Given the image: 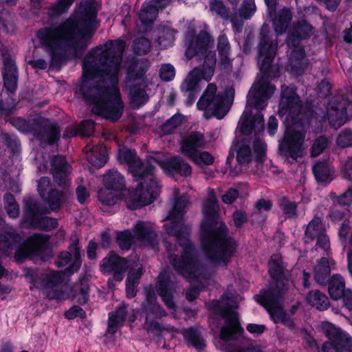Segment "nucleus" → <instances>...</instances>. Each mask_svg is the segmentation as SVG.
<instances>
[{
	"label": "nucleus",
	"instance_id": "1",
	"mask_svg": "<svg viewBox=\"0 0 352 352\" xmlns=\"http://www.w3.org/2000/svg\"><path fill=\"white\" fill-rule=\"evenodd\" d=\"M124 48V42L118 40L92 50L85 58L82 80L75 88L91 102L94 113L112 121L119 119L124 109L118 74Z\"/></svg>",
	"mask_w": 352,
	"mask_h": 352
},
{
	"label": "nucleus",
	"instance_id": "2",
	"mask_svg": "<svg viewBox=\"0 0 352 352\" xmlns=\"http://www.w3.org/2000/svg\"><path fill=\"white\" fill-rule=\"evenodd\" d=\"M189 204L188 195H183L177 198L173 210L164 219L166 222L164 228L166 233L175 236L183 248L182 255L178 257L173 253L176 246L166 242L168 258L175 270L185 278L197 280L207 278V276L206 268L198 260L196 249L189 239L190 226L184 223V214Z\"/></svg>",
	"mask_w": 352,
	"mask_h": 352
},
{
	"label": "nucleus",
	"instance_id": "3",
	"mask_svg": "<svg viewBox=\"0 0 352 352\" xmlns=\"http://www.w3.org/2000/svg\"><path fill=\"white\" fill-rule=\"evenodd\" d=\"M98 10L95 0H82L74 17L57 27L45 28L38 32L41 46L52 52L64 44L86 46L96 28Z\"/></svg>",
	"mask_w": 352,
	"mask_h": 352
},
{
	"label": "nucleus",
	"instance_id": "4",
	"mask_svg": "<svg viewBox=\"0 0 352 352\" xmlns=\"http://www.w3.org/2000/svg\"><path fill=\"white\" fill-rule=\"evenodd\" d=\"M276 47V43H264L261 46L258 63L263 76L258 77L249 91L245 110L237 126L239 132H263L265 129L261 111L266 107L267 99L275 90L267 80L276 77L278 72V67L272 64Z\"/></svg>",
	"mask_w": 352,
	"mask_h": 352
},
{
	"label": "nucleus",
	"instance_id": "5",
	"mask_svg": "<svg viewBox=\"0 0 352 352\" xmlns=\"http://www.w3.org/2000/svg\"><path fill=\"white\" fill-rule=\"evenodd\" d=\"M155 164L159 165L170 175L178 173L184 177L190 175L191 166L181 157H173L166 160L151 157L146 162L138 158L128 167L129 173L139 182V184L128 202V207L135 210L151 204L160 195V185L155 177Z\"/></svg>",
	"mask_w": 352,
	"mask_h": 352
},
{
	"label": "nucleus",
	"instance_id": "6",
	"mask_svg": "<svg viewBox=\"0 0 352 352\" xmlns=\"http://www.w3.org/2000/svg\"><path fill=\"white\" fill-rule=\"evenodd\" d=\"M208 193L202 209L201 247L206 256L213 264L226 266L235 252L236 243L229 235L226 223L217 221L219 206L214 190L209 188Z\"/></svg>",
	"mask_w": 352,
	"mask_h": 352
},
{
	"label": "nucleus",
	"instance_id": "7",
	"mask_svg": "<svg viewBox=\"0 0 352 352\" xmlns=\"http://www.w3.org/2000/svg\"><path fill=\"white\" fill-rule=\"evenodd\" d=\"M68 251L62 252L58 256L55 264L58 267H63L69 265L65 272H52L44 274L37 270H28L25 277L28 279L31 285L30 289L34 288L42 290L45 296L50 300H62L67 298V295L61 287L64 280L65 274L67 275L77 272L82 264L80 248L78 245V239H75L69 245Z\"/></svg>",
	"mask_w": 352,
	"mask_h": 352
},
{
	"label": "nucleus",
	"instance_id": "8",
	"mask_svg": "<svg viewBox=\"0 0 352 352\" xmlns=\"http://www.w3.org/2000/svg\"><path fill=\"white\" fill-rule=\"evenodd\" d=\"M197 30L192 29L186 36L188 47L186 55L188 58L197 57L204 59L202 69L196 67L192 70L181 85V89L190 95L198 91L201 85V81H209L214 72L216 65L215 52L212 50L213 41L206 31H201L195 36Z\"/></svg>",
	"mask_w": 352,
	"mask_h": 352
},
{
	"label": "nucleus",
	"instance_id": "9",
	"mask_svg": "<svg viewBox=\"0 0 352 352\" xmlns=\"http://www.w3.org/2000/svg\"><path fill=\"white\" fill-rule=\"evenodd\" d=\"M268 265L269 272L274 283L268 289L261 291L254 298L267 309L274 322L287 324L289 319L281 308V300L289 280L285 277L281 258L278 255L272 256Z\"/></svg>",
	"mask_w": 352,
	"mask_h": 352
},
{
	"label": "nucleus",
	"instance_id": "10",
	"mask_svg": "<svg viewBox=\"0 0 352 352\" xmlns=\"http://www.w3.org/2000/svg\"><path fill=\"white\" fill-rule=\"evenodd\" d=\"M267 151V143L260 133H237L230 148L226 165L230 166L234 157L241 167H248L252 162L263 164Z\"/></svg>",
	"mask_w": 352,
	"mask_h": 352
},
{
	"label": "nucleus",
	"instance_id": "11",
	"mask_svg": "<svg viewBox=\"0 0 352 352\" xmlns=\"http://www.w3.org/2000/svg\"><path fill=\"white\" fill-rule=\"evenodd\" d=\"M352 109V93L349 92L346 97L338 94L331 98L327 103L325 110L322 112L309 110L303 116L308 124L318 126L329 124L337 130L346 121L348 117H352L349 111Z\"/></svg>",
	"mask_w": 352,
	"mask_h": 352
},
{
	"label": "nucleus",
	"instance_id": "12",
	"mask_svg": "<svg viewBox=\"0 0 352 352\" xmlns=\"http://www.w3.org/2000/svg\"><path fill=\"white\" fill-rule=\"evenodd\" d=\"M210 307L219 313L225 320L224 325L220 330V338L224 341H235V344H230L226 348V352H261L259 349L252 346H245L240 342V338L244 332L239 324L236 312L232 310V307L225 302V296H222L221 300H212Z\"/></svg>",
	"mask_w": 352,
	"mask_h": 352
},
{
	"label": "nucleus",
	"instance_id": "13",
	"mask_svg": "<svg viewBox=\"0 0 352 352\" xmlns=\"http://www.w3.org/2000/svg\"><path fill=\"white\" fill-rule=\"evenodd\" d=\"M50 239V236L45 234H35L28 238L23 245H21V237L14 232H6L0 235V251L10 255L11 251L16 249L15 259L23 262L32 254H38L43 251Z\"/></svg>",
	"mask_w": 352,
	"mask_h": 352
},
{
	"label": "nucleus",
	"instance_id": "14",
	"mask_svg": "<svg viewBox=\"0 0 352 352\" xmlns=\"http://www.w3.org/2000/svg\"><path fill=\"white\" fill-rule=\"evenodd\" d=\"M312 34V28L305 21H302L294 28L287 41V52L289 64L287 69L296 74H300L308 64L302 47L299 45L300 38H305Z\"/></svg>",
	"mask_w": 352,
	"mask_h": 352
},
{
	"label": "nucleus",
	"instance_id": "15",
	"mask_svg": "<svg viewBox=\"0 0 352 352\" xmlns=\"http://www.w3.org/2000/svg\"><path fill=\"white\" fill-rule=\"evenodd\" d=\"M217 87L209 84L202 97L197 102V108L204 111L206 118L213 116L217 119L223 118L228 112L230 101L228 98L220 94H217Z\"/></svg>",
	"mask_w": 352,
	"mask_h": 352
},
{
	"label": "nucleus",
	"instance_id": "16",
	"mask_svg": "<svg viewBox=\"0 0 352 352\" xmlns=\"http://www.w3.org/2000/svg\"><path fill=\"white\" fill-rule=\"evenodd\" d=\"M166 311L157 302L153 289H146V298L140 307V316L144 318V328L147 331L164 329L158 319L166 316Z\"/></svg>",
	"mask_w": 352,
	"mask_h": 352
},
{
	"label": "nucleus",
	"instance_id": "17",
	"mask_svg": "<svg viewBox=\"0 0 352 352\" xmlns=\"http://www.w3.org/2000/svg\"><path fill=\"white\" fill-rule=\"evenodd\" d=\"M204 145L203 133H190L184 138L181 143L182 152L197 164L203 163L211 165L214 157L207 151L199 152V148Z\"/></svg>",
	"mask_w": 352,
	"mask_h": 352
},
{
	"label": "nucleus",
	"instance_id": "18",
	"mask_svg": "<svg viewBox=\"0 0 352 352\" xmlns=\"http://www.w3.org/2000/svg\"><path fill=\"white\" fill-rule=\"evenodd\" d=\"M42 213L37 201L28 199L25 201L23 220L29 227L45 231H50L58 227V221L50 217H39Z\"/></svg>",
	"mask_w": 352,
	"mask_h": 352
},
{
	"label": "nucleus",
	"instance_id": "19",
	"mask_svg": "<svg viewBox=\"0 0 352 352\" xmlns=\"http://www.w3.org/2000/svg\"><path fill=\"white\" fill-rule=\"evenodd\" d=\"M322 329L329 342H326L322 346V351L332 348L336 352H352V339L346 333L336 328L329 322L322 324Z\"/></svg>",
	"mask_w": 352,
	"mask_h": 352
},
{
	"label": "nucleus",
	"instance_id": "20",
	"mask_svg": "<svg viewBox=\"0 0 352 352\" xmlns=\"http://www.w3.org/2000/svg\"><path fill=\"white\" fill-rule=\"evenodd\" d=\"M304 133H284L278 141V153L293 160L301 157L303 151L307 148Z\"/></svg>",
	"mask_w": 352,
	"mask_h": 352
},
{
	"label": "nucleus",
	"instance_id": "21",
	"mask_svg": "<svg viewBox=\"0 0 352 352\" xmlns=\"http://www.w3.org/2000/svg\"><path fill=\"white\" fill-rule=\"evenodd\" d=\"M140 63H136L133 68H130L128 70V76L129 80L126 82L124 89L128 91L129 96L130 98V103L134 108H138L140 106L144 104L148 100V96L144 89V86L142 85V80L141 79L142 76L144 74V71L141 70L136 76L137 78L135 80V82H132L131 78L134 76L133 72L135 68L139 67Z\"/></svg>",
	"mask_w": 352,
	"mask_h": 352
},
{
	"label": "nucleus",
	"instance_id": "22",
	"mask_svg": "<svg viewBox=\"0 0 352 352\" xmlns=\"http://www.w3.org/2000/svg\"><path fill=\"white\" fill-rule=\"evenodd\" d=\"M176 285V277L173 273L165 271L158 275L155 286L156 291L166 306L169 309L175 307L173 294L175 292Z\"/></svg>",
	"mask_w": 352,
	"mask_h": 352
},
{
	"label": "nucleus",
	"instance_id": "23",
	"mask_svg": "<svg viewBox=\"0 0 352 352\" xmlns=\"http://www.w3.org/2000/svg\"><path fill=\"white\" fill-rule=\"evenodd\" d=\"M129 267L128 261L113 252L103 258L100 264V271L103 274L113 273V279L117 281H121L124 278Z\"/></svg>",
	"mask_w": 352,
	"mask_h": 352
},
{
	"label": "nucleus",
	"instance_id": "24",
	"mask_svg": "<svg viewBox=\"0 0 352 352\" xmlns=\"http://www.w3.org/2000/svg\"><path fill=\"white\" fill-rule=\"evenodd\" d=\"M305 243H307L316 240V249L320 248L324 251L329 249V240L326 234V230L322 223V219L315 216L308 223L305 230Z\"/></svg>",
	"mask_w": 352,
	"mask_h": 352
},
{
	"label": "nucleus",
	"instance_id": "25",
	"mask_svg": "<svg viewBox=\"0 0 352 352\" xmlns=\"http://www.w3.org/2000/svg\"><path fill=\"white\" fill-rule=\"evenodd\" d=\"M51 173L54 182L63 189H69L71 179L69 178L70 166L65 157L58 155L51 160Z\"/></svg>",
	"mask_w": 352,
	"mask_h": 352
},
{
	"label": "nucleus",
	"instance_id": "26",
	"mask_svg": "<svg viewBox=\"0 0 352 352\" xmlns=\"http://www.w3.org/2000/svg\"><path fill=\"white\" fill-rule=\"evenodd\" d=\"M301 107L300 102L293 87H287L283 91L279 105V113L281 116L288 114V116L294 119V116H298Z\"/></svg>",
	"mask_w": 352,
	"mask_h": 352
},
{
	"label": "nucleus",
	"instance_id": "27",
	"mask_svg": "<svg viewBox=\"0 0 352 352\" xmlns=\"http://www.w3.org/2000/svg\"><path fill=\"white\" fill-rule=\"evenodd\" d=\"M135 240L143 245L155 248L157 244V236L153 224L149 221H138L134 226Z\"/></svg>",
	"mask_w": 352,
	"mask_h": 352
},
{
	"label": "nucleus",
	"instance_id": "28",
	"mask_svg": "<svg viewBox=\"0 0 352 352\" xmlns=\"http://www.w3.org/2000/svg\"><path fill=\"white\" fill-rule=\"evenodd\" d=\"M84 151L86 153L87 160L96 168L104 166L107 162L108 155L104 147H93L88 144L84 148Z\"/></svg>",
	"mask_w": 352,
	"mask_h": 352
},
{
	"label": "nucleus",
	"instance_id": "29",
	"mask_svg": "<svg viewBox=\"0 0 352 352\" xmlns=\"http://www.w3.org/2000/svg\"><path fill=\"white\" fill-rule=\"evenodd\" d=\"M128 305L122 303L115 311L109 313L107 331L111 334L115 333L119 326L122 325L127 317Z\"/></svg>",
	"mask_w": 352,
	"mask_h": 352
},
{
	"label": "nucleus",
	"instance_id": "30",
	"mask_svg": "<svg viewBox=\"0 0 352 352\" xmlns=\"http://www.w3.org/2000/svg\"><path fill=\"white\" fill-rule=\"evenodd\" d=\"M3 80L4 86L10 92L16 90L17 82L16 68L14 62L8 58L3 60Z\"/></svg>",
	"mask_w": 352,
	"mask_h": 352
},
{
	"label": "nucleus",
	"instance_id": "31",
	"mask_svg": "<svg viewBox=\"0 0 352 352\" xmlns=\"http://www.w3.org/2000/svg\"><path fill=\"white\" fill-rule=\"evenodd\" d=\"M71 194L72 191L69 189L59 190L54 188L51 189L45 198L42 199L48 204L52 210L55 211L60 208Z\"/></svg>",
	"mask_w": 352,
	"mask_h": 352
},
{
	"label": "nucleus",
	"instance_id": "32",
	"mask_svg": "<svg viewBox=\"0 0 352 352\" xmlns=\"http://www.w3.org/2000/svg\"><path fill=\"white\" fill-rule=\"evenodd\" d=\"M106 189L111 191H120L125 187V180L123 175L116 169L107 171L103 178Z\"/></svg>",
	"mask_w": 352,
	"mask_h": 352
},
{
	"label": "nucleus",
	"instance_id": "33",
	"mask_svg": "<svg viewBox=\"0 0 352 352\" xmlns=\"http://www.w3.org/2000/svg\"><path fill=\"white\" fill-rule=\"evenodd\" d=\"M329 294L333 300H339L344 294L345 280L339 274H335L331 276L327 283Z\"/></svg>",
	"mask_w": 352,
	"mask_h": 352
},
{
	"label": "nucleus",
	"instance_id": "34",
	"mask_svg": "<svg viewBox=\"0 0 352 352\" xmlns=\"http://www.w3.org/2000/svg\"><path fill=\"white\" fill-rule=\"evenodd\" d=\"M331 272L329 261L322 257L314 267V277L316 282L321 285H325L329 280Z\"/></svg>",
	"mask_w": 352,
	"mask_h": 352
},
{
	"label": "nucleus",
	"instance_id": "35",
	"mask_svg": "<svg viewBox=\"0 0 352 352\" xmlns=\"http://www.w3.org/2000/svg\"><path fill=\"white\" fill-rule=\"evenodd\" d=\"M217 47L220 56V65L222 69H228L231 66V60L229 58L230 47L224 34L219 36Z\"/></svg>",
	"mask_w": 352,
	"mask_h": 352
},
{
	"label": "nucleus",
	"instance_id": "36",
	"mask_svg": "<svg viewBox=\"0 0 352 352\" xmlns=\"http://www.w3.org/2000/svg\"><path fill=\"white\" fill-rule=\"evenodd\" d=\"M308 303L320 311L327 309L330 305L328 297L319 290L309 292L307 296Z\"/></svg>",
	"mask_w": 352,
	"mask_h": 352
},
{
	"label": "nucleus",
	"instance_id": "37",
	"mask_svg": "<svg viewBox=\"0 0 352 352\" xmlns=\"http://www.w3.org/2000/svg\"><path fill=\"white\" fill-rule=\"evenodd\" d=\"M313 173L318 182H330L333 170L327 162H318L313 166Z\"/></svg>",
	"mask_w": 352,
	"mask_h": 352
},
{
	"label": "nucleus",
	"instance_id": "38",
	"mask_svg": "<svg viewBox=\"0 0 352 352\" xmlns=\"http://www.w3.org/2000/svg\"><path fill=\"white\" fill-rule=\"evenodd\" d=\"M182 333L185 342L197 350H201L206 346L204 340L201 336L199 331L194 328L190 327L183 329Z\"/></svg>",
	"mask_w": 352,
	"mask_h": 352
},
{
	"label": "nucleus",
	"instance_id": "39",
	"mask_svg": "<svg viewBox=\"0 0 352 352\" xmlns=\"http://www.w3.org/2000/svg\"><path fill=\"white\" fill-rule=\"evenodd\" d=\"M277 205L286 219L297 218L298 204L296 201H292L287 197L283 196L278 199Z\"/></svg>",
	"mask_w": 352,
	"mask_h": 352
},
{
	"label": "nucleus",
	"instance_id": "40",
	"mask_svg": "<svg viewBox=\"0 0 352 352\" xmlns=\"http://www.w3.org/2000/svg\"><path fill=\"white\" fill-rule=\"evenodd\" d=\"M157 11V8L151 3V1H146L139 13V19L144 25H148L156 19Z\"/></svg>",
	"mask_w": 352,
	"mask_h": 352
},
{
	"label": "nucleus",
	"instance_id": "41",
	"mask_svg": "<svg viewBox=\"0 0 352 352\" xmlns=\"http://www.w3.org/2000/svg\"><path fill=\"white\" fill-rule=\"evenodd\" d=\"M175 32L168 25L158 29V43L162 48L171 46L175 41Z\"/></svg>",
	"mask_w": 352,
	"mask_h": 352
},
{
	"label": "nucleus",
	"instance_id": "42",
	"mask_svg": "<svg viewBox=\"0 0 352 352\" xmlns=\"http://www.w3.org/2000/svg\"><path fill=\"white\" fill-rule=\"evenodd\" d=\"M292 18L290 10L283 9L273 19L274 30L277 33H282L287 27Z\"/></svg>",
	"mask_w": 352,
	"mask_h": 352
},
{
	"label": "nucleus",
	"instance_id": "43",
	"mask_svg": "<svg viewBox=\"0 0 352 352\" xmlns=\"http://www.w3.org/2000/svg\"><path fill=\"white\" fill-rule=\"evenodd\" d=\"M89 287L86 281H81L74 288V298L79 304L84 305L89 299Z\"/></svg>",
	"mask_w": 352,
	"mask_h": 352
},
{
	"label": "nucleus",
	"instance_id": "44",
	"mask_svg": "<svg viewBox=\"0 0 352 352\" xmlns=\"http://www.w3.org/2000/svg\"><path fill=\"white\" fill-rule=\"evenodd\" d=\"M138 158V156L134 150L129 149L126 147L118 149V160L120 164H126L129 167Z\"/></svg>",
	"mask_w": 352,
	"mask_h": 352
},
{
	"label": "nucleus",
	"instance_id": "45",
	"mask_svg": "<svg viewBox=\"0 0 352 352\" xmlns=\"http://www.w3.org/2000/svg\"><path fill=\"white\" fill-rule=\"evenodd\" d=\"M98 197L102 204L107 206H115L119 199L115 192L106 188L101 189L98 192Z\"/></svg>",
	"mask_w": 352,
	"mask_h": 352
},
{
	"label": "nucleus",
	"instance_id": "46",
	"mask_svg": "<svg viewBox=\"0 0 352 352\" xmlns=\"http://www.w3.org/2000/svg\"><path fill=\"white\" fill-rule=\"evenodd\" d=\"M135 234H133L130 230H126L117 233V241L120 248L123 250H128L131 248Z\"/></svg>",
	"mask_w": 352,
	"mask_h": 352
},
{
	"label": "nucleus",
	"instance_id": "47",
	"mask_svg": "<svg viewBox=\"0 0 352 352\" xmlns=\"http://www.w3.org/2000/svg\"><path fill=\"white\" fill-rule=\"evenodd\" d=\"M186 122V118L181 114H175L169 119L164 125V131H170L177 129Z\"/></svg>",
	"mask_w": 352,
	"mask_h": 352
},
{
	"label": "nucleus",
	"instance_id": "48",
	"mask_svg": "<svg viewBox=\"0 0 352 352\" xmlns=\"http://www.w3.org/2000/svg\"><path fill=\"white\" fill-rule=\"evenodd\" d=\"M256 11L254 0H244L241 9V15L245 19L251 17Z\"/></svg>",
	"mask_w": 352,
	"mask_h": 352
},
{
	"label": "nucleus",
	"instance_id": "49",
	"mask_svg": "<svg viewBox=\"0 0 352 352\" xmlns=\"http://www.w3.org/2000/svg\"><path fill=\"white\" fill-rule=\"evenodd\" d=\"M210 9L212 13L221 17L225 18L228 16V10L220 1L211 0L210 2Z\"/></svg>",
	"mask_w": 352,
	"mask_h": 352
},
{
	"label": "nucleus",
	"instance_id": "50",
	"mask_svg": "<svg viewBox=\"0 0 352 352\" xmlns=\"http://www.w3.org/2000/svg\"><path fill=\"white\" fill-rule=\"evenodd\" d=\"M328 145V140L326 138L320 136L317 138L311 148V155L317 156L320 154Z\"/></svg>",
	"mask_w": 352,
	"mask_h": 352
},
{
	"label": "nucleus",
	"instance_id": "51",
	"mask_svg": "<svg viewBox=\"0 0 352 352\" xmlns=\"http://www.w3.org/2000/svg\"><path fill=\"white\" fill-rule=\"evenodd\" d=\"M175 70L173 65L164 64L161 66L160 70V76L163 80L170 81L174 78Z\"/></svg>",
	"mask_w": 352,
	"mask_h": 352
},
{
	"label": "nucleus",
	"instance_id": "52",
	"mask_svg": "<svg viewBox=\"0 0 352 352\" xmlns=\"http://www.w3.org/2000/svg\"><path fill=\"white\" fill-rule=\"evenodd\" d=\"M150 47V42L148 39L140 38L135 41L133 48L135 53L142 54L146 53Z\"/></svg>",
	"mask_w": 352,
	"mask_h": 352
},
{
	"label": "nucleus",
	"instance_id": "53",
	"mask_svg": "<svg viewBox=\"0 0 352 352\" xmlns=\"http://www.w3.org/2000/svg\"><path fill=\"white\" fill-rule=\"evenodd\" d=\"M142 275V267L141 265H136V267L131 268L129 272L126 282L133 283V284H139V279Z\"/></svg>",
	"mask_w": 352,
	"mask_h": 352
},
{
	"label": "nucleus",
	"instance_id": "54",
	"mask_svg": "<svg viewBox=\"0 0 352 352\" xmlns=\"http://www.w3.org/2000/svg\"><path fill=\"white\" fill-rule=\"evenodd\" d=\"M74 0H59L52 9V14H59L65 12Z\"/></svg>",
	"mask_w": 352,
	"mask_h": 352
},
{
	"label": "nucleus",
	"instance_id": "55",
	"mask_svg": "<svg viewBox=\"0 0 352 352\" xmlns=\"http://www.w3.org/2000/svg\"><path fill=\"white\" fill-rule=\"evenodd\" d=\"M234 225L239 228L248 221V216L245 212L241 210H236L232 214Z\"/></svg>",
	"mask_w": 352,
	"mask_h": 352
},
{
	"label": "nucleus",
	"instance_id": "56",
	"mask_svg": "<svg viewBox=\"0 0 352 352\" xmlns=\"http://www.w3.org/2000/svg\"><path fill=\"white\" fill-rule=\"evenodd\" d=\"M51 186V180L48 177H43L38 182V192L41 198L47 195L48 188Z\"/></svg>",
	"mask_w": 352,
	"mask_h": 352
},
{
	"label": "nucleus",
	"instance_id": "57",
	"mask_svg": "<svg viewBox=\"0 0 352 352\" xmlns=\"http://www.w3.org/2000/svg\"><path fill=\"white\" fill-rule=\"evenodd\" d=\"M38 125L39 127L44 130V132H58L59 130L57 125L54 123L53 122L45 119V118H40L38 120Z\"/></svg>",
	"mask_w": 352,
	"mask_h": 352
},
{
	"label": "nucleus",
	"instance_id": "58",
	"mask_svg": "<svg viewBox=\"0 0 352 352\" xmlns=\"http://www.w3.org/2000/svg\"><path fill=\"white\" fill-rule=\"evenodd\" d=\"M35 138L48 144H54L59 138L58 133H34Z\"/></svg>",
	"mask_w": 352,
	"mask_h": 352
},
{
	"label": "nucleus",
	"instance_id": "59",
	"mask_svg": "<svg viewBox=\"0 0 352 352\" xmlns=\"http://www.w3.org/2000/svg\"><path fill=\"white\" fill-rule=\"evenodd\" d=\"M336 142L341 148L352 146V133H339Z\"/></svg>",
	"mask_w": 352,
	"mask_h": 352
},
{
	"label": "nucleus",
	"instance_id": "60",
	"mask_svg": "<svg viewBox=\"0 0 352 352\" xmlns=\"http://www.w3.org/2000/svg\"><path fill=\"white\" fill-rule=\"evenodd\" d=\"M342 172L344 177L352 181V157H347L342 162Z\"/></svg>",
	"mask_w": 352,
	"mask_h": 352
},
{
	"label": "nucleus",
	"instance_id": "61",
	"mask_svg": "<svg viewBox=\"0 0 352 352\" xmlns=\"http://www.w3.org/2000/svg\"><path fill=\"white\" fill-rule=\"evenodd\" d=\"M336 201L341 206H350L352 204V188H349L345 192L336 198Z\"/></svg>",
	"mask_w": 352,
	"mask_h": 352
},
{
	"label": "nucleus",
	"instance_id": "62",
	"mask_svg": "<svg viewBox=\"0 0 352 352\" xmlns=\"http://www.w3.org/2000/svg\"><path fill=\"white\" fill-rule=\"evenodd\" d=\"M239 197V192L234 188H230L224 195H223L222 201L226 204L233 203Z\"/></svg>",
	"mask_w": 352,
	"mask_h": 352
},
{
	"label": "nucleus",
	"instance_id": "63",
	"mask_svg": "<svg viewBox=\"0 0 352 352\" xmlns=\"http://www.w3.org/2000/svg\"><path fill=\"white\" fill-rule=\"evenodd\" d=\"M77 200L80 204H85L89 197V192L87 189L82 186H78L76 189Z\"/></svg>",
	"mask_w": 352,
	"mask_h": 352
},
{
	"label": "nucleus",
	"instance_id": "64",
	"mask_svg": "<svg viewBox=\"0 0 352 352\" xmlns=\"http://www.w3.org/2000/svg\"><path fill=\"white\" fill-rule=\"evenodd\" d=\"M85 315L83 309L78 306L72 307L65 313V316L68 319H73L78 316L82 318Z\"/></svg>",
	"mask_w": 352,
	"mask_h": 352
}]
</instances>
